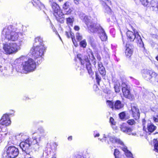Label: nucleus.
<instances>
[{
    "label": "nucleus",
    "mask_w": 158,
    "mask_h": 158,
    "mask_svg": "<svg viewBox=\"0 0 158 158\" xmlns=\"http://www.w3.org/2000/svg\"><path fill=\"white\" fill-rule=\"evenodd\" d=\"M96 79L97 83L99 85V82L101 80V77L96 73Z\"/></svg>",
    "instance_id": "obj_39"
},
{
    "label": "nucleus",
    "mask_w": 158,
    "mask_h": 158,
    "mask_svg": "<svg viewBox=\"0 0 158 158\" xmlns=\"http://www.w3.org/2000/svg\"><path fill=\"white\" fill-rule=\"evenodd\" d=\"M76 38L79 41L81 40L82 38V35L78 32L76 34Z\"/></svg>",
    "instance_id": "obj_35"
},
{
    "label": "nucleus",
    "mask_w": 158,
    "mask_h": 158,
    "mask_svg": "<svg viewBox=\"0 0 158 158\" xmlns=\"http://www.w3.org/2000/svg\"><path fill=\"white\" fill-rule=\"evenodd\" d=\"M65 35L68 38H69L70 37V32L69 33L67 31H66Z\"/></svg>",
    "instance_id": "obj_47"
},
{
    "label": "nucleus",
    "mask_w": 158,
    "mask_h": 158,
    "mask_svg": "<svg viewBox=\"0 0 158 158\" xmlns=\"http://www.w3.org/2000/svg\"><path fill=\"white\" fill-rule=\"evenodd\" d=\"M7 157L10 158H15L19 154L18 148L14 146H10L5 148Z\"/></svg>",
    "instance_id": "obj_10"
},
{
    "label": "nucleus",
    "mask_w": 158,
    "mask_h": 158,
    "mask_svg": "<svg viewBox=\"0 0 158 158\" xmlns=\"http://www.w3.org/2000/svg\"><path fill=\"white\" fill-rule=\"evenodd\" d=\"M120 85L119 83L117 81L114 84V88L115 92L118 93L120 91Z\"/></svg>",
    "instance_id": "obj_26"
},
{
    "label": "nucleus",
    "mask_w": 158,
    "mask_h": 158,
    "mask_svg": "<svg viewBox=\"0 0 158 158\" xmlns=\"http://www.w3.org/2000/svg\"><path fill=\"white\" fill-rule=\"evenodd\" d=\"M77 57L80 61L81 64L84 65L85 62L86 63V68L88 73L91 76H92L94 74V72L92 70L91 64L88 57L87 56H85L84 58H82V55L80 54H77Z\"/></svg>",
    "instance_id": "obj_9"
},
{
    "label": "nucleus",
    "mask_w": 158,
    "mask_h": 158,
    "mask_svg": "<svg viewBox=\"0 0 158 158\" xmlns=\"http://www.w3.org/2000/svg\"><path fill=\"white\" fill-rule=\"evenodd\" d=\"M132 135H136V133H131Z\"/></svg>",
    "instance_id": "obj_56"
},
{
    "label": "nucleus",
    "mask_w": 158,
    "mask_h": 158,
    "mask_svg": "<svg viewBox=\"0 0 158 158\" xmlns=\"http://www.w3.org/2000/svg\"><path fill=\"white\" fill-rule=\"evenodd\" d=\"M123 104L121 103L119 100H117L114 102V110H119L123 107Z\"/></svg>",
    "instance_id": "obj_23"
},
{
    "label": "nucleus",
    "mask_w": 158,
    "mask_h": 158,
    "mask_svg": "<svg viewBox=\"0 0 158 158\" xmlns=\"http://www.w3.org/2000/svg\"><path fill=\"white\" fill-rule=\"evenodd\" d=\"M52 7L54 11V15L56 19L60 23H63L64 22V15L60 10L59 6L56 3H53Z\"/></svg>",
    "instance_id": "obj_8"
},
{
    "label": "nucleus",
    "mask_w": 158,
    "mask_h": 158,
    "mask_svg": "<svg viewBox=\"0 0 158 158\" xmlns=\"http://www.w3.org/2000/svg\"><path fill=\"white\" fill-rule=\"evenodd\" d=\"M119 116L120 118L123 119L125 116V114L124 112H122L119 114Z\"/></svg>",
    "instance_id": "obj_43"
},
{
    "label": "nucleus",
    "mask_w": 158,
    "mask_h": 158,
    "mask_svg": "<svg viewBox=\"0 0 158 158\" xmlns=\"http://www.w3.org/2000/svg\"><path fill=\"white\" fill-rule=\"evenodd\" d=\"M79 0H74V3L76 5L79 4Z\"/></svg>",
    "instance_id": "obj_50"
},
{
    "label": "nucleus",
    "mask_w": 158,
    "mask_h": 158,
    "mask_svg": "<svg viewBox=\"0 0 158 158\" xmlns=\"http://www.w3.org/2000/svg\"><path fill=\"white\" fill-rule=\"evenodd\" d=\"M119 151L118 149H115L114 155L115 157V158H118V155L119 154Z\"/></svg>",
    "instance_id": "obj_40"
},
{
    "label": "nucleus",
    "mask_w": 158,
    "mask_h": 158,
    "mask_svg": "<svg viewBox=\"0 0 158 158\" xmlns=\"http://www.w3.org/2000/svg\"><path fill=\"white\" fill-rule=\"evenodd\" d=\"M98 70L100 74L103 76L105 75L106 71L105 69L101 62H98Z\"/></svg>",
    "instance_id": "obj_21"
},
{
    "label": "nucleus",
    "mask_w": 158,
    "mask_h": 158,
    "mask_svg": "<svg viewBox=\"0 0 158 158\" xmlns=\"http://www.w3.org/2000/svg\"><path fill=\"white\" fill-rule=\"evenodd\" d=\"M110 122L112 125H115V123L114 121V119L112 117L110 118Z\"/></svg>",
    "instance_id": "obj_45"
},
{
    "label": "nucleus",
    "mask_w": 158,
    "mask_h": 158,
    "mask_svg": "<svg viewBox=\"0 0 158 158\" xmlns=\"http://www.w3.org/2000/svg\"><path fill=\"white\" fill-rule=\"evenodd\" d=\"M67 23L68 25H72L74 19L73 18H68L66 19Z\"/></svg>",
    "instance_id": "obj_32"
},
{
    "label": "nucleus",
    "mask_w": 158,
    "mask_h": 158,
    "mask_svg": "<svg viewBox=\"0 0 158 158\" xmlns=\"http://www.w3.org/2000/svg\"><path fill=\"white\" fill-rule=\"evenodd\" d=\"M106 104L108 106L111 108L113 110L114 109V102L113 101L107 100Z\"/></svg>",
    "instance_id": "obj_28"
},
{
    "label": "nucleus",
    "mask_w": 158,
    "mask_h": 158,
    "mask_svg": "<svg viewBox=\"0 0 158 158\" xmlns=\"http://www.w3.org/2000/svg\"><path fill=\"white\" fill-rule=\"evenodd\" d=\"M65 13L66 15H69L71 14V12L72 11V10L71 9L69 8V9L67 10H65Z\"/></svg>",
    "instance_id": "obj_44"
},
{
    "label": "nucleus",
    "mask_w": 158,
    "mask_h": 158,
    "mask_svg": "<svg viewBox=\"0 0 158 158\" xmlns=\"http://www.w3.org/2000/svg\"><path fill=\"white\" fill-rule=\"evenodd\" d=\"M70 36L71 37V38L72 39V40H74V34L73 33L72 34L71 32H70Z\"/></svg>",
    "instance_id": "obj_49"
},
{
    "label": "nucleus",
    "mask_w": 158,
    "mask_h": 158,
    "mask_svg": "<svg viewBox=\"0 0 158 158\" xmlns=\"http://www.w3.org/2000/svg\"><path fill=\"white\" fill-rule=\"evenodd\" d=\"M74 29L75 31H78L79 30L80 28L79 27L77 26H76L74 27Z\"/></svg>",
    "instance_id": "obj_48"
},
{
    "label": "nucleus",
    "mask_w": 158,
    "mask_h": 158,
    "mask_svg": "<svg viewBox=\"0 0 158 158\" xmlns=\"http://www.w3.org/2000/svg\"><path fill=\"white\" fill-rule=\"evenodd\" d=\"M151 82L153 84L158 86V75L157 74L151 80Z\"/></svg>",
    "instance_id": "obj_27"
},
{
    "label": "nucleus",
    "mask_w": 158,
    "mask_h": 158,
    "mask_svg": "<svg viewBox=\"0 0 158 158\" xmlns=\"http://www.w3.org/2000/svg\"><path fill=\"white\" fill-rule=\"evenodd\" d=\"M52 158H55V157H52Z\"/></svg>",
    "instance_id": "obj_61"
},
{
    "label": "nucleus",
    "mask_w": 158,
    "mask_h": 158,
    "mask_svg": "<svg viewBox=\"0 0 158 158\" xmlns=\"http://www.w3.org/2000/svg\"><path fill=\"white\" fill-rule=\"evenodd\" d=\"M140 1L142 4L145 6H147L149 2L148 0H140Z\"/></svg>",
    "instance_id": "obj_36"
},
{
    "label": "nucleus",
    "mask_w": 158,
    "mask_h": 158,
    "mask_svg": "<svg viewBox=\"0 0 158 158\" xmlns=\"http://www.w3.org/2000/svg\"><path fill=\"white\" fill-rule=\"evenodd\" d=\"M127 35L128 39L130 41L135 40L140 47H143V43L141 37L138 33L136 34H135L133 32L129 31L127 32Z\"/></svg>",
    "instance_id": "obj_6"
},
{
    "label": "nucleus",
    "mask_w": 158,
    "mask_h": 158,
    "mask_svg": "<svg viewBox=\"0 0 158 158\" xmlns=\"http://www.w3.org/2000/svg\"><path fill=\"white\" fill-rule=\"evenodd\" d=\"M122 91L125 90L130 89V87L129 85H127L125 83H123L122 84Z\"/></svg>",
    "instance_id": "obj_31"
},
{
    "label": "nucleus",
    "mask_w": 158,
    "mask_h": 158,
    "mask_svg": "<svg viewBox=\"0 0 158 158\" xmlns=\"http://www.w3.org/2000/svg\"><path fill=\"white\" fill-rule=\"evenodd\" d=\"M127 123L130 125H132L135 123V122L133 119H129L127 121Z\"/></svg>",
    "instance_id": "obj_42"
},
{
    "label": "nucleus",
    "mask_w": 158,
    "mask_h": 158,
    "mask_svg": "<svg viewBox=\"0 0 158 158\" xmlns=\"http://www.w3.org/2000/svg\"><path fill=\"white\" fill-rule=\"evenodd\" d=\"M124 96L131 100H132L134 98L133 95L131 94L129 91V89H126L125 90L122 91Z\"/></svg>",
    "instance_id": "obj_19"
},
{
    "label": "nucleus",
    "mask_w": 158,
    "mask_h": 158,
    "mask_svg": "<svg viewBox=\"0 0 158 158\" xmlns=\"http://www.w3.org/2000/svg\"><path fill=\"white\" fill-rule=\"evenodd\" d=\"M41 61L40 62V61H39V62L37 61V63L38 64L40 63H41Z\"/></svg>",
    "instance_id": "obj_59"
},
{
    "label": "nucleus",
    "mask_w": 158,
    "mask_h": 158,
    "mask_svg": "<svg viewBox=\"0 0 158 158\" xmlns=\"http://www.w3.org/2000/svg\"><path fill=\"white\" fill-rule=\"evenodd\" d=\"M45 48L43 45H37L33 47L31 52L33 57L36 59L41 57L43 55Z\"/></svg>",
    "instance_id": "obj_5"
},
{
    "label": "nucleus",
    "mask_w": 158,
    "mask_h": 158,
    "mask_svg": "<svg viewBox=\"0 0 158 158\" xmlns=\"http://www.w3.org/2000/svg\"><path fill=\"white\" fill-rule=\"evenodd\" d=\"M154 150L158 152V140L157 141L156 143L155 144L154 146Z\"/></svg>",
    "instance_id": "obj_41"
},
{
    "label": "nucleus",
    "mask_w": 158,
    "mask_h": 158,
    "mask_svg": "<svg viewBox=\"0 0 158 158\" xmlns=\"http://www.w3.org/2000/svg\"><path fill=\"white\" fill-rule=\"evenodd\" d=\"M90 59L93 61V64L95 65L96 62L95 59L92 53H91L90 55H89Z\"/></svg>",
    "instance_id": "obj_37"
},
{
    "label": "nucleus",
    "mask_w": 158,
    "mask_h": 158,
    "mask_svg": "<svg viewBox=\"0 0 158 158\" xmlns=\"http://www.w3.org/2000/svg\"><path fill=\"white\" fill-rule=\"evenodd\" d=\"M103 137L105 138V141L106 140V138H108L110 141L112 143H117L121 145V146L123 144V143L119 139L114 136H111L110 134L106 136L105 134L103 135Z\"/></svg>",
    "instance_id": "obj_15"
},
{
    "label": "nucleus",
    "mask_w": 158,
    "mask_h": 158,
    "mask_svg": "<svg viewBox=\"0 0 158 158\" xmlns=\"http://www.w3.org/2000/svg\"><path fill=\"white\" fill-rule=\"evenodd\" d=\"M33 2H32L33 5L37 8H39L40 10H43L44 8V6L40 1L38 0H33Z\"/></svg>",
    "instance_id": "obj_18"
},
{
    "label": "nucleus",
    "mask_w": 158,
    "mask_h": 158,
    "mask_svg": "<svg viewBox=\"0 0 158 158\" xmlns=\"http://www.w3.org/2000/svg\"><path fill=\"white\" fill-rule=\"evenodd\" d=\"M49 2L52 3V2H53L54 0H49Z\"/></svg>",
    "instance_id": "obj_55"
},
{
    "label": "nucleus",
    "mask_w": 158,
    "mask_h": 158,
    "mask_svg": "<svg viewBox=\"0 0 158 158\" xmlns=\"http://www.w3.org/2000/svg\"><path fill=\"white\" fill-rule=\"evenodd\" d=\"M35 42L36 43H38L39 44L38 45H40L43 44V40L40 37H37L35 39Z\"/></svg>",
    "instance_id": "obj_30"
},
{
    "label": "nucleus",
    "mask_w": 158,
    "mask_h": 158,
    "mask_svg": "<svg viewBox=\"0 0 158 158\" xmlns=\"http://www.w3.org/2000/svg\"><path fill=\"white\" fill-rule=\"evenodd\" d=\"M83 17L85 23L87 25V28L90 32L92 33H98L102 28L99 25L93 21L90 17H88L84 14Z\"/></svg>",
    "instance_id": "obj_3"
},
{
    "label": "nucleus",
    "mask_w": 158,
    "mask_h": 158,
    "mask_svg": "<svg viewBox=\"0 0 158 158\" xmlns=\"http://www.w3.org/2000/svg\"><path fill=\"white\" fill-rule=\"evenodd\" d=\"M89 42L91 46L94 49H95L97 47L98 44V42L94 40L92 37H90L89 39Z\"/></svg>",
    "instance_id": "obj_24"
},
{
    "label": "nucleus",
    "mask_w": 158,
    "mask_h": 158,
    "mask_svg": "<svg viewBox=\"0 0 158 158\" xmlns=\"http://www.w3.org/2000/svg\"><path fill=\"white\" fill-rule=\"evenodd\" d=\"M73 42V44L75 47H77L78 45V44L76 42L75 39L74 40H72Z\"/></svg>",
    "instance_id": "obj_46"
},
{
    "label": "nucleus",
    "mask_w": 158,
    "mask_h": 158,
    "mask_svg": "<svg viewBox=\"0 0 158 158\" xmlns=\"http://www.w3.org/2000/svg\"><path fill=\"white\" fill-rule=\"evenodd\" d=\"M34 138L35 139H33V141L32 142L31 139L29 138H27L25 139H24L23 137L22 139H23V140L20 143V145L22 143H29V148H30L31 150V148L32 147L36 151L39 148L38 143L41 140V137L36 136Z\"/></svg>",
    "instance_id": "obj_7"
},
{
    "label": "nucleus",
    "mask_w": 158,
    "mask_h": 158,
    "mask_svg": "<svg viewBox=\"0 0 158 158\" xmlns=\"http://www.w3.org/2000/svg\"><path fill=\"white\" fill-rule=\"evenodd\" d=\"M25 56H21L16 60L17 61L23 60L24 61L22 62V65L19 68V66L16 67V70L18 72L22 73H26L28 72H32L34 71L36 68L35 62L31 58H29L27 60Z\"/></svg>",
    "instance_id": "obj_1"
},
{
    "label": "nucleus",
    "mask_w": 158,
    "mask_h": 158,
    "mask_svg": "<svg viewBox=\"0 0 158 158\" xmlns=\"http://www.w3.org/2000/svg\"><path fill=\"white\" fill-rule=\"evenodd\" d=\"M75 158H84L83 157L80 155H77Z\"/></svg>",
    "instance_id": "obj_51"
},
{
    "label": "nucleus",
    "mask_w": 158,
    "mask_h": 158,
    "mask_svg": "<svg viewBox=\"0 0 158 158\" xmlns=\"http://www.w3.org/2000/svg\"><path fill=\"white\" fill-rule=\"evenodd\" d=\"M2 33L5 35V39L8 41H15L18 39V32L16 29L11 25L6 27L3 29Z\"/></svg>",
    "instance_id": "obj_2"
},
{
    "label": "nucleus",
    "mask_w": 158,
    "mask_h": 158,
    "mask_svg": "<svg viewBox=\"0 0 158 158\" xmlns=\"http://www.w3.org/2000/svg\"><path fill=\"white\" fill-rule=\"evenodd\" d=\"M99 136V133H98V134H96L95 135H94V137H98Z\"/></svg>",
    "instance_id": "obj_52"
},
{
    "label": "nucleus",
    "mask_w": 158,
    "mask_h": 158,
    "mask_svg": "<svg viewBox=\"0 0 158 158\" xmlns=\"http://www.w3.org/2000/svg\"><path fill=\"white\" fill-rule=\"evenodd\" d=\"M98 33L100 34V37L102 41H105L107 40V37L104 29L102 28Z\"/></svg>",
    "instance_id": "obj_22"
},
{
    "label": "nucleus",
    "mask_w": 158,
    "mask_h": 158,
    "mask_svg": "<svg viewBox=\"0 0 158 158\" xmlns=\"http://www.w3.org/2000/svg\"><path fill=\"white\" fill-rule=\"evenodd\" d=\"M70 3L68 2L65 3L63 6V8L64 10H66L69 7Z\"/></svg>",
    "instance_id": "obj_33"
},
{
    "label": "nucleus",
    "mask_w": 158,
    "mask_h": 158,
    "mask_svg": "<svg viewBox=\"0 0 158 158\" xmlns=\"http://www.w3.org/2000/svg\"><path fill=\"white\" fill-rule=\"evenodd\" d=\"M152 119L155 123H158V115H154L152 117Z\"/></svg>",
    "instance_id": "obj_38"
},
{
    "label": "nucleus",
    "mask_w": 158,
    "mask_h": 158,
    "mask_svg": "<svg viewBox=\"0 0 158 158\" xmlns=\"http://www.w3.org/2000/svg\"><path fill=\"white\" fill-rule=\"evenodd\" d=\"M80 44L81 47L83 48H85L87 45L85 40L81 41L80 43Z\"/></svg>",
    "instance_id": "obj_34"
},
{
    "label": "nucleus",
    "mask_w": 158,
    "mask_h": 158,
    "mask_svg": "<svg viewBox=\"0 0 158 158\" xmlns=\"http://www.w3.org/2000/svg\"><path fill=\"white\" fill-rule=\"evenodd\" d=\"M121 149L124 152L125 155L129 158H134L132 153L127 149V147L124 144L121 147Z\"/></svg>",
    "instance_id": "obj_17"
},
{
    "label": "nucleus",
    "mask_w": 158,
    "mask_h": 158,
    "mask_svg": "<svg viewBox=\"0 0 158 158\" xmlns=\"http://www.w3.org/2000/svg\"><path fill=\"white\" fill-rule=\"evenodd\" d=\"M126 48V56L127 57L129 58L131 56L133 53L134 46L132 45L127 44Z\"/></svg>",
    "instance_id": "obj_16"
},
{
    "label": "nucleus",
    "mask_w": 158,
    "mask_h": 158,
    "mask_svg": "<svg viewBox=\"0 0 158 158\" xmlns=\"http://www.w3.org/2000/svg\"><path fill=\"white\" fill-rule=\"evenodd\" d=\"M152 1L151 2V4L152 5V7H155V5H152Z\"/></svg>",
    "instance_id": "obj_54"
},
{
    "label": "nucleus",
    "mask_w": 158,
    "mask_h": 158,
    "mask_svg": "<svg viewBox=\"0 0 158 158\" xmlns=\"http://www.w3.org/2000/svg\"><path fill=\"white\" fill-rule=\"evenodd\" d=\"M102 5L104 6V8L105 9V12L108 13V14H111V10L110 7L108 6L107 5H106V3L104 2H103Z\"/></svg>",
    "instance_id": "obj_25"
},
{
    "label": "nucleus",
    "mask_w": 158,
    "mask_h": 158,
    "mask_svg": "<svg viewBox=\"0 0 158 158\" xmlns=\"http://www.w3.org/2000/svg\"><path fill=\"white\" fill-rule=\"evenodd\" d=\"M142 72L143 77L147 81H150L151 82L152 79L155 77L156 74L151 70L146 69H143Z\"/></svg>",
    "instance_id": "obj_12"
},
{
    "label": "nucleus",
    "mask_w": 158,
    "mask_h": 158,
    "mask_svg": "<svg viewBox=\"0 0 158 158\" xmlns=\"http://www.w3.org/2000/svg\"><path fill=\"white\" fill-rule=\"evenodd\" d=\"M68 139L69 140H71L72 139V136H70L68 138Z\"/></svg>",
    "instance_id": "obj_53"
},
{
    "label": "nucleus",
    "mask_w": 158,
    "mask_h": 158,
    "mask_svg": "<svg viewBox=\"0 0 158 158\" xmlns=\"http://www.w3.org/2000/svg\"><path fill=\"white\" fill-rule=\"evenodd\" d=\"M3 49L6 53L10 54L15 53L21 49V44L19 43L18 44L16 43H6L3 44Z\"/></svg>",
    "instance_id": "obj_4"
},
{
    "label": "nucleus",
    "mask_w": 158,
    "mask_h": 158,
    "mask_svg": "<svg viewBox=\"0 0 158 158\" xmlns=\"http://www.w3.org/2000/svg\"><path fill=\"white\" fill-rule=\"evenodd\" d=\"M59 36L60 37V39L61 40V38H60V35H59Z\"/></svg>",
    "instance_id": "obj_60"
},
{
    "label": "nucleus",
    "mask_w": 158,
    "mask_h": 158,
    "mask_svg": "<svg viewBox=\"0 0 158 158\" xmlns=\"http://www.w3.org/2000/svg\"><path fill=\"white\" fill-rule=\"evenodd\" d=\"M120 128L121 130L122 131L129 134H130V133L132 131L131 129L127 127L126 126V124L125 123H123L121 125Z\"/></svg>",
    "instance_id": "obj_20"
},
{
    "label": "nucleus",
    "mask_w": 158,
    "mask_h": 158,
    "mask_svg": "<svg viewBox=\"0 0 158 158\" xmlns=\"http://www.w3.org/2000/svg\"><path fill=\"white\" fill-rule=\"evenodd\" d=\"M133 80L134 81H135V82L137 81L136 80L134 79H133Z\"/></svg>",
    "instance_id": "obj_57"
},
{
    "label": "nucleus",
    "mask_w": 158,
    "mask_h": 158,
    "mask_svg": "<svg viewBox=\"0 0 158 158\" xmlns=\"http://www.w3.org/2000/svg\"><path fill=\"white\" fill-rule=\"evenodd\" d=\"M143 129L146 132L152 133L156 129V127L150 121H146L144 119L142 120Z\"/></svg>",
    "instance_id": "obj_11"
},
{
    "label": "nucleus",
    "mask_w": 158,
    "mask_h": 158,
    "mask_svg": "<svg viewBox=\"0 0 158 158\" xmlns=\"http://www.w3.org/2000/svg\"><path fill=\"white\" fill-rule=\"evenodd\" d=\"M131 110L130 111V113H131L132 116L135 120L138 119L140 116L139 109L134 104H131Z\"/></svg>",
    "instance_id": "obj_13"
},
{
    "label": "nucleus",
    "mask_w": 158,
    "mask_h": 158,
    "mask_svg": "<svg viewBox=\"0 0 158 158\" xmlns=\"http://www.w3.org/2000/svg\"><path fill=\"white\" fill-rule=\"evenodd\" d=\"M38 130L39 131V132L40 133L41 135H38L39 137L44 136V137L46 135L47 133V132L45 131L43 128H40L38 129Z\"/></svg>",
    "instance_id": "obj_29"
},
{
    "label": "nucleus",
    "mask_w": 158,
    "mask_h": 158,
    "mask_svg": "<svg viewBox=\"0 0 158 158\" xmlns=\"http://www.w3.org/2000/svg\"><path fill=\"white\" fill-rule=\"evenodd\" d=\"M156 39H158V35H157L156 36Z\"/></svg>",
    "instance_id": "obj_58"
},
{
    "label": "nucleus",
    "mask_w": 158,
    "mask_h": 158,
    "mask_svg": "<svg viewBox=\"0 0 158 158\" xmlns=\"http://www.w3.org/2000/svg\"><path fill=\"white\" fill-rule=\"evenodd\" d=\"M10 123L11 121L8 114H3L0 120V124L6 126L10 124Z\"/></svg>",
    "instance_id": "obj_14"
}]
</instances>
